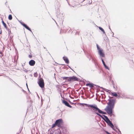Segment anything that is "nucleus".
Segmentation results:
<instances>
[{
    "mask_svg": "<svg viewBox=\"0 0 134 134\" xmlns=\"http://www.w3.org/2000/svg\"><path fill=\"white\" fill-rule=\"evenodd\" d=\"M97 48L98 51L101 57H104L105 55L103 53V50L101 49L100 48L98 47V45H97Z\"/></svg>",
    "mask_w": 134,
    "mask_h": 134,
    "instance_id": "obj_3",
    "label": "nucleus"
},
{
    "mask_svg": "<svg viewBox=\"0 0 134 134\" xmlns=\"http://www.w3.org/2000/svg\"><path fill=\"white\" fill-rule=\"evenodd\" d=\"M101 60H102V62L103 64V65H104L105 68L108 70L109 68H108V66H107V65H106V64H105V63L104 62L103 60V59L102 58H101Z\"/></svg>",
    "mask_w": 134,
    "mask_h": 134,
    "instance_id": "obj_11",
    "label": "nucleus"
},
{
    "mask_svg": "<svg viewBox=\"0 0 134 134\" xmlns=\"http://www.w3.org/2000/svg\"><path fill=\"white\" fill-rule=\"evenodd\" d=\"M22 25L24 26L26 28L28 29V30L31 31V29L26 25L25 24H22Z\"/></svg>",
    "mask_w": 134,
    "mask_h": 134,
    "instance_id": "obj_15",
    "label": "nucleus"
},
{
    "mask_svg": "<svg viewBox=\"0 0 134 134\" xmlns=\"http://www.w3.org/2000/svg\"><path fill=\"white\" fill-rule=\"evenodd\" d=\"M38 83L39 86L43 88L44 87V82L43 79H41L39 80Z\"/></svg>",
    "mask_w": 134,
    "mask_h": 134,
    "instance_id": "obj_4",
    "label": "nucleus"
},
{
    "mask_svg": "<svg viewBox=\"0 0 134 134\" xmlns=\"http://www.w3.org/2000/svg\"><path fill=\"white\" fill-rule=\"evenodd\" d=\"M86 85L87 86H89L90 87H92L93 86V84H91L90 83H88L86 84Z\"/></svg>",
    "mask_w": 134,
    "mask_h": 134,
    "instance_id": "obj_17",
    "label": "nucleus"
},
{
    "mask_svg": "<svg viewBox=\"0 0 134 134\" xmlns=\"http://www.w3.org/2000/svg\"><path fill=\"white\" fill-rule=\"evenodd\" d=\"M29 57H30V55H29Z\"/></svg>",
    "mask_w": 134,
    "mask_h": 134,
    "instance_id": "obj_26",
    "label": "nucleus"
},
{
    "mask_svg": "<svg viewBox=\"0 0 134 134\" xmlns=\"http://www.w3.org/2000/svg\"><path fill=\"white\" fill-rule=\"evenodd\" d=\"M34 76L35 77H37L38 76V74H37L36 73H35L34 74Z\"/></svg>",
    "mask_w": 134,
    "mask_h": 134,
    "instance_id": "obj_21",
    "label": "nucleus"
},
{
    "mask_svg": "<svg viewBox=\"0 0 134 134\" xmlns=\"http://www.w3.org/2000/svg\"><path fill=\"white\" fill-rule=\"evenodd\" d=\"M101 60H102V62L103 64V65H104L105 68L108 70L109 68H108V66H107V65H106V64H105V63L104 62L103 60V59L102 58H101Z\"/></svg>",
    "mask_w": 134,
    "mask_h": 134,
    "instance_id": "obj_12",
    "label": "nucleus"
},
{
    "mask_svg": "<svg viewBox=\"0 0 134 134\" xmlns=\"http://www.w3.org/2000/svg\"><path fill=\"white\" fill-rule=\"evenodd\" d=\"M115 103V99L109 98V115L110 116L113 115L114 117L115 116V115L112 114V109L114 108Z\"/></svg>",
    "mask_w": 134,
    "mask_h": 134,
    "instance_id": "obj_2",
    "label": "nucleus"
},
{
    "mask_svg": "<svg viewBox=\"0 0 134 134\" xmlns=\"http://www.w3.org/2000/svg\"><path fill=\"white\" fill-rule=\"evenodd\" d=\"M64 80H67L68 81H71V77H64L63 78Z\"/></svg>",
    "mask_w": 134,
    "mask_h": 134,
    "instance_id": "obj_10",
    "label": "nucleus"
},
{
    "mask_svg": "<svg viewBox=\"0 0 134 134\" xmlns=\"http://www.w3.org/2000/svg\"><path fill=\"white\" fill-rule=\"evenodd\" d=\"M2 23H3V24L4 26V27L6 29H7V26L6 24H5V23L4 22V21H2Z\"/></svg>",
    "mask_w": 134,
    "mask_h": 134,
    "instance_id": "obj_18",
    "label": "nucleus"
},
{
    "mask_svg": "<svg viewBox=\"0 0 134 134\" xmlns=\"http://www.w3.org/2000/svg\"><path fill=\"white\" fill-rule=\"evenodd\" d=\"M29 57H30V55H29Z\"/></svg>",
    "mask_w": 134,
    "mask_h": 134,
    "instance_id": "obj_27",
    "label": "nucleus"
},
{
    "mask_svg": "<svg viewBox=\"0 0 134 134\" xmlns=\"http://www.w3.org/2000/svg\"><path fill=\"white\" fill-rule=\"evenodd\" d=\"M7 30L8 31H9V32L10 33H11V31H10V29H7Z\"/></svg>",
    "mask_w": 134,
    "mask_h": 134,
    "instance_id": "obj_22",
    "label": "nucleus"
},
{
    "mask_svg": "<svg viewBox=\"0 0 134 134\" xmlns=\"http://www.w3.org/2000/svg\"><path fill=\"white\" fill-rule=\"evenodd\" d=\"M112 83H113V81H112Z\"/></svg>",
    "mask_w": 134,
    "mask_h": 134,
    "instance_id": "obj_25",
    "label": "nucleus"
},
{
    "mask_svg": "<svg viewBox=\"0 0 134 134\" xmlns=\"http://www.w3.org/2000/svg\"><path fill=\"white\" fill-rule=\"evenodd\" d=\"M62 120L61 119H59L57 120L55 122L56 125L59 126L62 123Z\"/></svg>",
    "mask_w": 134,
    "mask_h": 134,
    "instance_id": "obj_5",
    "label": "nucleus"
},
{
    "mask_svg": "<svg viewBox=\"0 0 134 134\" xmlns=\"http://www.w3.org/2000/svg\"><path fill=\"white\" fill-rule=\"evenodd\" d=\"M71 77V81H77L78 80V78L75 76Z\"/></svg>",
    "mask_w": 134,
    "mask_h": 134,
    "instance_id": "obj_8",
    "label": "nucleus"
},
{
    "mask_svg": "<svg viewBox=\"0 0 134 134\" xmlns=\"http://www.w3.org/2000/svg\"><path fill=\"white\" fill-rule=\"evenodd\" d=\"M12 19V15H9L8 16V19L9 20H10Z\"/></svg>",
    "mask_w": 134,
    "mask_h": 134,
    "instance_id": "obj_20",
    "label": "nucleus"
},
{
    "mask_svg": "<svg viewBox=\"0 0 134 134\" xmlns=\"http://www.w3.org/2000/svg\"><path fill=\"white\" fill-rule=\"evenodd\" d=\"M108 105L107 107L105 109V110L108 114H109V103H108Z\"/></svg>",
    "mask_w": 134,
    "mask_h": 134,
    "instance_id": "obj_14",
    "label": "nucleus"
},
{
    "mask_svg": "<svg viewBox=\"0 0 134 134\" xmlns=\"http://www.w3.org/2000/svg\"><path fill=\"white\" fill-rule=\"evenodd\" d=\"M55 125H56V124H53V125L52 126V128H53V127H54L55 126Z\"/></svg>",
    "mask_w": 134,
    "mask_h": 134,
    "instance_id": "obj_23",
    "label": "nucleus"
},
{
    "mask_svg": "<svg viewBox=\"0 0 134 134\" xmlns=\"http://www.w3.org/2000/svg\"><path fill=\"white\" fill-rule=\"evenodd\" d=\"M63 103L66 106L70 107L71 108L72 107L68 103V102L66 101L65 100H63Z\"/></svg>",
    "mask_w": 134,
    "mask_h": 134,
    "instance_id": "obj_6",
    "label": "nucleus"
},
{
    "mask_svg": "<svg viewBox=\"0 0 134 134\" xmlns=\"http://www.w3.org/2000/svg\"><path fill=\"white\" fill-rule=\"evenodd\" d=\"M63 59L66 63L68 64L69 63V61L67 57H63Z\"/></svg>",
    "mask_w": 134,
    "mask_h": 134,
    "instance_id": "obj_9",
    "label": "nucleus"
},
{
    "mask_svg": "<svg viewBox=\"0 0 134 134\" xmlns=\"http://www.w3.org/2000/svg\"><path fill=\"white\" fill-rule=\"evenodd\" d=\"M99 28L101 31H102L103 32V33H105V31L102 28L100 27H99Z\"/></svg>",
    "mask_w": 134,
    "mask_h": 134,
    "instance_id": "obj_19",
    "label": "nucleus"
},
{
    "mask_svg": "<svg viewBox=\"0 0 134 134\" xmlns=\"http://www.w3.org/2000/svg\"><path fill=\"white\" fill-rule=\"evenodd\" d=\"M35 61L33 60H30L29 63V65L31 66H34L35 64Z\"/></svg>",
    "mask_w": 134,
    "mask_h": 134,
    "instance_id": "obj_7",
    "label": "nucleus"
},
{
    "mask_svg": "<svg viewBox=\"0 0 134 134\" xmlns=\"http://www.w3.org/2000/svg\"><path fill=\"white\" fill-rule=\"evenodd\" d=\"M109 126L113 130H114V125L111 123V122L109 120Z\"/></svg>",
    "mask_w": 134,
    "mask_h": 134,
    "instance_id": "obj_13",
    "label": "nucleus"
},
{
    "mask_svg": "<svg viewBox=\"0 0 134 134\" xmlns=\"http://www.w3.org/2000/svg\"><path fill=\"white\" fill-rule=\"evenodd\" d=\"M86 105H87L88 107H91L92 108L91 109L94 111L95 113L98 115L101 118H102L109 125V119L105 115H102L99 113L105 114V112H104L99 109L97 105H87L86 104H85Z\"/></svg>",
    "mask_w": 134,
    "mask_h": 134,
    "instance_id": "obj_1",
    "label": "nucleus"
},
{
    "mask_svg": "<svg viewBox=\"0 0 134 134\" xmlns=\"http://www.w3.org/2000/svg\"><path fill=\"white\" fill-rule=\"evenodd\" d=\"M106 132L107 133V134H109V132Z\"/></svg>",
    "mask_w": 134,
    "mask_h": 134,
    "instance_id": "obj_24",
    "label": "nucleus"
},
{
    "mask_svg": "<svg viewBox=\"0 0 134 134\" xmlns=\"http://www.w3.org/2000/svg\"><path fill=\"white\" fill-rule=\"evenodd\" d=\"M108 90V91L109 90Z\"/></svg>",
    "mask_w": 134,
    "mask_h": 134,
    "instance_id": "obj_28",
    "label": "nucleus"
},
{
    "mask_svg": "<svg viewBox=\"0 0 134 134\" xmlns=\"http://www.w3.org/2000/svg\"><path fill=\"white\" fill-rule=\"evenodd\" d=\"M109 94H111V95L113 96H115V97H117V94L115 93H112L111 92V94L110 93V92H109Z\"/></svg>",
    "mask_w": 134,
    "mask_h": 134,
    "instance_id": "obj_16",
    "label": "nucleus"
}]
</instances>
